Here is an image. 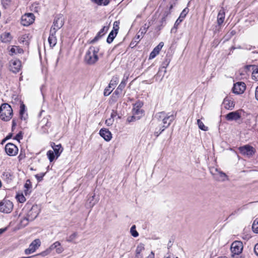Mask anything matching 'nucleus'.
Listing matches in <instances>:
<instances>
[{
	"label": "nucleus",
	"mask_w": 258,
	"mask_h": 258,
	"mask_svg": "<svg viewBox=\"0 0 258 258\" xmlns=\"http://www.w3.org/2000/svg\"><path fill=\"white\" fill-rule=\"evenodd\" d=\"M99 49L98 46H91L89 48L84 58L85 61L88 64H94L98 60V53Z\"/></svg>",
	"instance_id": "f257e3e1"
},
{
	"label": "nucleus",
	"mask_w": 258,
	"mask_h": 258,
	"mask_svg": "<svg viewBox=\"0 0 258 258\" xmlns=\"http://www.w3.org/2000/svg\"><path fill=\"white\" fill-rule=\"evenodd\" d=\"M117 115V111L114 110H112V112L111 113L110 118H112L114 119V117H115Z\"/></svg>",
	"instance_id": "4d7b16f0"
},
{
	"label": "nucleus",
	"mask_w": 258,
	"mask_h": 258,
	"mask_svg": "<svg viewBox=\"0 0 258 258\" xmlns=\"http://www.w3.org/2000/svg\"><path fill=\"white\" fill-rule=\"evenodd\" d=\"M109 88L108 87V88H106L105 89L104 91V95L105 96H108L111 93L112 91H110Z\"/></svg>",
	"instance_id": "5fc2aeb1"
},
{
	"label": "nucleus",
	"mask_w": 258,
	"mask_h": 258,
	"mask_svg": "<svg viewBox=\"0 0 258 258\" xmlns=\"http://www.w3.org/2000/svg\"><path fill=\"white\" fill-rule=\"evenodd\" d=\"M16 125H17L16 121L15 119H13V120H12V131H14V130L15 129Z\"/></svg>",
	"instance_id": "13d9d810"
},
{
	"label": "nucleus",
	"mask_w": 258,
	"mask_h": 258,
	"mask_svg": "<svg viewBox=\"0 0 258 258\" xmlns=\"http://www.w3.org/2000/svg\"><path fill=\"white\" fill-rule=\"evenodd\" d=\"M21 67V61L19 59L12 60L10 61L11 71L16 74L19 72Z\"/></svg>",
	"instance_id": "dca6fc26"
},
{
	"label": "nucleus",
	"mask_w": 258,
	"mask_h": 258,
	"mask_svg": "<svg viewBox=\"0 0 258 258\" xmlns=\"http://www.w3.org/2000/svg\"><path fill=\"white\" fill-rule=\"evenodd\" d=\"M1 39L2 42L7 43L10 42L12 39L11 35L10 33L5 32L1 34Z\"/></svg>",
	"instance_id": "cd10ccee"
},
{
	"label": "nucleus",
	"mask_w": 258,
	"mask_h": 258,
	"mask_svg": "<svg viewBox=\"0 0 258 258\" xmlns=\"http://www.w3.org/2000/svg\"><path fill=\"white\" fill-rule=\"evenodd\" d=\"M13 115V109L8 103H3L0 106V118L5 121H9Z\"/></svg>",
	"instance_id": "f03ea898"
},
{
	"label": "nucleus",
	"mask_w": 258,
	"mask_h": 258,
	"mask_svg": "<svg viewBox=\"0 0 258 258\" xmlns=\"http://www.w3.org/2000/svg\"><path fill=\"white\" fill-rule=\"evenodd\" d=\"M165 113L166 112L165 111L158 112L156 114L155 117L157 118L159 121L162 122L163 120L165 119L164 116L165 115Z\"/></svg>",
	"instance_id": "c9c22d12"
},
{
	"label": "nucleus",
	"mask_w": 258,
	"mask_h": 258,
	"mask_svg": "<svg viewBox=\"0 0 258 258\" xmlns=\"http://www.w3.org/2000/svg\"><path fill=\"white\" fill-rule=\"evenodd\" d=\"M46 155L50 162H52L54 160L55 157H56L55 153L52 150L48 151Z\"/></svg>",
	"instance_id": "f704fd0d"
},
{
	"label": "nucleus",
	"mask_w": 258,
	"mask_h": 258,
	"mask_svg": "<svg viewBox=\"0 0 258 258\" xmlns=\"http://www.w3.org/2000/svg\"><path fill=\"white\" fill-rule=\"evenodd\" d=\"M255 98L258 100V86L256 88L255 92Z\"/></svg>",
	"instance_id": "338daca9"
},
{
	"label": "nucleus",
	"mask_w": 258,
	"mask_h": 258,
	"mask_svg": "<svg viewBox=\"0 0 258 258\" xmlns=\"http://www.w3.org/2000/svg\"><path fill=\"white\" fill-rule=\"evenodd\" d=\"M64 24V18L62 15H56L54 19L52 26L56 28V29H60Z\"/></svg>",
	"instance_id": "2eb2a0df"
},
{
	"label": "nucleus",
	"mask_w": 258,
	"mask_h": 258,
	"mask_svg": "<svg viewBox=\"0 0 258 258\" xmlns=\"http://www.w3.org/2000/svg\"><path fill=\"white\" fill-rule=\"evenodd\" d=\"M77 236V232H74L67 239V241L68 242H72L74 239H75L76 238Z\"/></svg>",
	"instance_id": "de8ad7c7"
},
{
	"label": "nucleus",
	"mask_w": 258,
	"mask_h": 258,
	"mask_svg": "<svg viewBox=\"0 0 258 258\" xmlns=\"http://www.w3.org/2000/svg\"><path fill=\"white\" fill-rule=\"evenodd\" d=\"M145 250V245L142 243H140L137 246L136 255H142V254H144L143 252H144Z\"/></svg>",
	"instance_id": "c756f323"
},
{
	"label": "nucleus",
	"mask_w": 258,
	"mask_h": 258,
	"mask_svg": "<svg viewBox=\"0 0 258 258\" xmlns=\"http://www.w3.org/2000/svg\"><path fill=\"white\" fill-rule=\"evenodd\" d=\"M40 244L41 241L39 239H35L29 245V247L25 250V254H29L34 252L40 246Z\"/></svg>",
	"instance_id": "ddd939ff"
},
{
	"label": "nucleus",
	"mask_w": 258,
	"mask_h": 258,
	"mask_svg": "<svg viewBox=\"0 0 258 258\" xmlns=\"http://www.w3.org/2000/svg\"><path fill=\"white\" fill-rule=\"evenodd\" d=\"M254 251L255 254L258 256V243L256 244L254 247Z\"/></svg>",
	"instance_id": "052dcab7"
},
{
	"label": "nucleus",
	"mask_w": 258,
	"mask_h": 258,
	"mask_svg": "<svg viewBox=\"0 0 258 258\" xmlns=\"http://www.w3.org/2000/svg\"><path fill=\"white\" fill-rule=\"evenodd\" d=\"M48 41L50 47H53L57 43V39L56 37L49 36Z\"/></svg>",
	"instance_id": "72a5a7b5"
},
{
	"label": "nucleus",
	"mask_w": 258,
	"mask_h": 258,
	"mask_svg": "<svg viewBox=\"0 0 258 258\" xmlns=\"http://www.w3.org/2000/svg\"><path fill=\"white\" fill-rule=\"evenodd\" d=\"M118 29L119 26H117V28H116L115 26L113 27V29L109 33L107 38L106 41L108 43L110 44L111 42H112L114 39L117 34Z\"/></svg>",
	"instance_id": "5701e85b"
},
{
	"label": "nucleus",
	"mask_w": 258,
	"mask_h": 258,
	"mask_svg": "<svg viewBox=\"0 0 258 258\" xmlns=\"http://www.w3.org/2000/svg\"><path fill=\"white\" fill-rule=\"evenodd\" d=\"M50 146L53 150V152L55 153L56 158H57L63 151V148L60 144L55 145L54 142L50 143Z\"/></svg>",
	"instance_id": "6ab92c4d"
},
{
	"label": "nucleus",
	"mask_w": 258,
	"mask_h": 258,
	"mask_svg": "<svg viewBox=\"0 0 258 258\" xmlns=\"http://www.w3.org/2000/svg\"><path fill=\"white\" fill-rule=\"evenodd\" d=\"M188 11L189 10L187 8L183 10V11L180 13L179 17L176 20L175 23L176 26H178L180 24V23L183 20V19L186 17V15L188 13Z\"/></svg>",
	"instance_id": "b1692460"
},
{
	"label": "nucleus",
	"mask_w": 258,
	"mask_h": 258,
	"mask_svg": "<svg viewBox=\"0 0 258 258\" xmlns=\"http://www.w3.org/2000/svg\"><path fill=\"white\" fill-rule=\"evenodd\" d=\"M148 28L149 26H146V24L143 28H141L134 40L131 42L130 46L132 47H135L139 42L141 39L143 38V35L146 33Z\"/></svg>",
	"instance_id": "0eeeda50"
},
{
	"label": "nucleus",
	"mask_w": 258,
	"mask_h": 258,
	"mask_svg": "<svg viewBox=\"0 0 258 258\" xmlns=\"http://www.w3.org/2000/svg\"><path fill=\"white\" fill-rule=\"evenodd\" d=\"M176 116V112H172L171 113L170 112L167 113H165L164 116L165 119L162 122L163 124L162 125L165 127H168L172 122L175 119Z\"/></svg>",
	"instance_id": "9b49d317"
},
{
	"label": "nucleus",
	"mask_w": 258,
	"mask_h": 258,
	"mask_svg": "<svg viewBox=\"0 0 258 258\" xmlns=\"http://www.w3.org/2000/svg\"><path fill=\"white\" fill-rule=\"evenodd\" d=\"M2 177L5 180L9 182L13 179V174L9 171H5L2 174Z\"/></svg>",
	"instance_id": "c85d7f7f"
},
{
	"label": "nucleus",
	"mask_w": 258,
	"mask_h": 258,
	"mask_svg": "<svg viewBox=\"0 0 258 258\" xmlns=\"http://www.w3.org/2000/svg\"><path fill=\"white\" fill-rule=\"evenodd\" d=\"M252 77H254L257 81H258V67L253 66L252 72Z\"/></svg>",
	"instance_id": "ea45409f"
},
{
	"label": "nucleus",
	"mask_w": 258,
	"mask_h": 258,
	"mask_svg": "<svg viewBox=\"0 0 258 258\" xmlns=\"http://www.w3.org/2000/svg\"><path fill=\"white\" fill-rule=\"evenodd\" d=\"M252 229L253 231L255 233H258V220H254L252 225Z\"/></svg>",
	"instance_id": "a19ab883"
},
{
	"label": "nucleus",
	"mask_w": 258,
	"mask_h": 258,
	"mask_svg": "<svg viewBox=\"0 0 258 258\" xmlns=\"http://www.w3.org/2000/svg\"><path fill=\"white\" fill-rule=\"evenodd\" d=\"M25 111V106L24 104H21L20 105V115L21 118L23 119V115Z\"/></svg>",
	"instance_id": "49530a36"
},
{
	"label": "nucleus",
	"mask_w": 258,
	"mask_h": 258,
	"mask_svg": "<svg viewBox=\"0 0 258 258\" xmlns=\"http://www.w3.org/2000/svg\"><path fill=\"white\" fill-rule=\"evenodd\" d=\"M197 124L199 128H200L201 130L204 131H207L208 130V127L206 126L200 119H199L197 120Z\"/></svg>",
	"instance_id": "4c0bfd02"
},
{
	"label": "nucleus",
	"mask_w": 258,
	"mask_h": 258,
	"mask_svg": "<svg viewBox=\"0 0 258 258\" xmlns=\"http://www.w3.org/2000/svg\"><path fill=\"white\" fill-rule=\"evenodd\" d=\"M241 154L248 157H251L255 152L254 148L249 145H245L238 148Z\"/></svg>",
	"instance_id": "423d86ee"
},
{
	"label": "nucleus",
	"mask_w": 258,
	"mask_h": 258,
	"mask_svg": "<svg viewBox=\"0 0 258 258\" xmlns=\"http://www.w3.org/2000/svg\"><path fill=\"white\" fill-rule=\"evenodd\" d=\"M163 45L164 43L163 42H160L159 44L157 46H156L153 51L150 53L149 55V59H151L155 57L156 55L159 54Z\"/></svg>",
	"instance_id": "4be33fe9"
},
{
	"label": "nucleus",
	"mask_w": 258,
	"mask_h": 258,
	"mask_svg": "<svg viewBox=\"0 0 258 258\" xmlns=\"http://www.w3.org/2000/svg\"><path fill=\"white\" fill-rule=\"evenodd\" d=\"M113 121L114 119L110 117L109 118H108L106 120L105 123L107 125L110 126L113 124Z\"/></svg>",
	"instance_id": "603ef678"
},
{
	"label": "nucleus",
	"mask_w": 258,
	"mask_h": 258,
	"mask_svg": "<svg viewBox=\"0 0 258 258\" xmlns=\"http://www.w3.org/2000/svg\"><path fill=\"white\" fill-rule=\"evenodd\" d=\"M25 200V198L23 195L21 196L20 198L19 199V201L21 203L24 202Z\"/></svg>",
	"instance_id": "e2e57ef3"
},
{
	"label": "nucleus",
	"mask_w": 258,
	"mask_h": 258,
	"mask_svg": "<svg viewBox=\"0 0 258 258\" xmlns=\"http://www.w3.org/2000/svg\"><path fill=\"white\" fill-rule=\"evenodd\" d=\"M240 117L241 114L239 110L230 112L225 116V118L228 121H236L240 119Z\"/></svg>",
	"instance_id": "f3484780"
},
{
	"label": "nucleus",
	"mask_w": 258,
	"mask_h": 258,
	"mask_svg": "<svg viewBox=\"0 0 258 258\" xmlns=\"http://www.w3.org/2000/svg\"><path fill=\"white\" fill-rule=\"evenodd\" d=\"M127 80V78H126V79H123L114 93L120 96L123 89L124 88L126 85V81Z\"/></svg>",
	"instance_id": "393cba45"
},
{
	"label": "nucleus",
	"mask_w": 258,
	"mask_h": 258,
	"mask_svg": "<svg viewBox=\"0 0 258 258\" xmlns=\"http://www.w3.org/2000/svg\"><path fill=\"white\" fill-rule=\"evenodd\" d=\"M170 14V12L169 10H165L163 14L162 17H165V18H167V17Z\"/></svg>",
	"instance_id": "6e6d98bb"
},
{
	"label": "nucleus",
	"mask_w": 258,
	"mask_h": 258,
	"mask_svg": "<svg viewBox=\"0 0 258 258\" xmlns=\"http://www.w3.org/2000/svg\"><path fill=\"white\" fill-rule=\"evenodd\" d=\"M225 15V13L224 9H221L217 16V23L219 26H220L224 22Z\"/></svg>",
	"instance_id": "a878e982"
},
{
	"label": "nucleus",
	"mask_w": 258,
	"mask_h": 258,
	"mask_svg": "<svg viewBox=\"0 0 258 258\" xmlns=\"http://www.w3.org/2000/svg\"><path fill=\"white\" fill-rule=\"evenodd\" d=\"M120 96V95L116 94L113 92L111 96V100H112V102H116L117 101Z\"/></svg>",
	"instance_id": "c03bdc74"
},
{
	"label": "nucleus",
	"mask_w": 258,
	"mask_h": 258,
	"mask_svg": "<svg viewBox=\"0 0 258 258\" xmlns=\"http://www.w3.org/2000/svg\"><path fill=\"white\" fill-rule=\"evenodd\" d=\"M169 62H170V60L168 59H167V58L165 59L162 63V68L161 69H160L158 74H159L160 73V72L162 71V69H164V72L165 74L166 72V69L167 67V66H168Z\"/></svg>",
	"instance_id": "e433bc0d"
},
{
	"label": "nucleus",
	"mask_w": 258,
	"mask_h": 258,
	"mask_svg": "<svg viewBox=\"0 0 258 258\" xmlns=\"http://www.w3.org/2000/svg\"><path fill=\"white\" fill-rule=\"evenodd\" d=\"M166 127H164L163 125L162 126H160L159 130L155 132V134L157 137L159 136L160 134H161L162 132H163Z\"/></svg>",
	"instance_id": "3c124183"
},
{
	"label": "nucleus",
	"mask_w": 258,
	"mask_h": 258,
	"mask_svg": "<svg viewBox=\"0 0 258 258\" xmlns=\"http://www.w3.org/2000/svg\"><path fill=\"white\" fill-rule=\"evenodd\" d=\"M91 1L99 6H107L110 3V0H92Z\"/></svg>",
	"instance_id": "473e14b6"
},
{
	"label": "nucleus",
	"mask_w": 258,
	"mask_h": 258,
	"mask_svg": "<svg viewBox=\"0 0 258 258\" xmlns=\"http://www.w3.org/2000/svg\"><path fill=\"white\" fill-rule=\"evenodd\" d=\"M13 134L12 133H9V134L6 136V137L5 138H6V140H8L10 139L11 138H12V137H13Z\"/></svg>",
	"instance_id": "69168bd1"
},
{
	"label": "nucleus",
	"mask_w": 258,
	"mask_h": 258,
	"mask_svg": "<svg viewBox=\"0 0 258 258\" xmlns=\"http://www.w3.org/2000/svg\"><path fill=\"white\" fill-rule=\"evenodd\" d=\"M34 20L35 16L33 14L27 13L22 16L21 23L24 26H28L32 24Z\"/></svg>",
	"instance_id": "1a4fd4ad"
},
{
	"label": "nucleus",
	"mask_w": 258,
	"mask_h": 258,
	"mask_svg": "<svg viewBox=\"0 0 258 258\" xmlns=\"http://www.w3.org/2000/svg\"><path fill=\"white\" fill-rule=\"evenodd\" d=\"M27 209L28 211L26 216L21 221L22 222H26L24 224L25 225H27L29 221H32L36 218L40 212V210L37 205H33L30 208L28 207Z\"/></svg>",
	"instance_id": "7ed1b4c3"
},
{
	"label": "nucleus",
	"mask_w": 258,
	"mask_h": 258,
	"mask_svg": "<svg viewBox=\"0 0 258 258\" xmlns=\"http://www.w3.org/2000/svg\"><path fill=\"white\" fill-rule=\"evenodd\" d=\"M24 187L26 188L24 190V192L26 196L30 192V191H29V190L32 187L31 181L29 179L27 180L26 183L24 184Z\"/></svg>",
	"instance_id": "2f4dec72"
},
{
	"label": "nucleus",
	"mask_w": 258,
	"mask_h": 258,
	"mask_svg": "<svg viewBox=\"0 0 258 258\" xmlns=\"http://www.w3.org/2000/svg\"><path fill=\"white\" fill-rule=\"evenodd\" d=\"M232 258H244L243 256L240 255V254H235V255H231Z\"/></svg>",
	"instance_id": "680f3d73"
},
{
	"label": "nucleus",
	"mask_w": 258,
	"mask_h": 258,
	"mask_svg": "<svg viewBox=\"0 0 258 258\" xmlns=\"http://www.w3.org/2000/svg\"><path fill=\"white\" fill-rule=\"evenodd\" d=\"M23 139V133L22 132H19L14 138V140H17L19 142H20V141Z\"/></svg>",
	"instance_id": "a18cd8bd"
},
{
	"label": "nucleus",
	"mask_w": 258,
	"mask_h": 258,
	"mask_svg": "<svg viewBox=\"0 0 258 258\" xmlns=\"http://www.w3.org/2000/svg\"><path fill=\"white\" fill-rule=\"evenodd\" d=\"M13 209V204L8 200H3L0 202V212L10 213Z\"/></svg>",
	"instance_id": "39448f33"
},
{
	"label": "nucleus",
	"mask_w": 258,
	"mask_h": 258,
	"mask_svg": "<svg viewBox=\"0 0 258 258\" xmlns=\"http://www.w3.org/2000/svg\"><path fill=\"white\" fill-rule=\"evenodd\" d=\"M245 89L246 85L244 82H238L234 84L232 90L234 94H240L244 92Z\"/></svg>",
	"instance_id": "4468645a"
},
{
	"label": "nucleus",
	"mask_w": 258,
	"mask_h": 258,
	"mask_svg": "<svg viewBox=\"0 0 258 258\" xmlns=\"http://www.w3.org/2000/svg\"><path fill=\"white\" fill-rule=\"evenodd\" d=\"M108 27L104 26L97 34L96 36L90 41V43L93 44L100 39L107 31Z\"/></svg>",
	"instance_id": "aec40b11"
},
{
	"label": "nucleus",
	"mask_w": 258,
	"mask_h": 258,
	"mask_svg": "<svg viewBox=\"0 0 258 258\" xmlns=\"http://www.w3.org/2000/svg\"><path fill=\"white\" fill-rule=\"evenodd\" d=\"M210 172L213 175L219 176V177H216V179L218 180L225 181V180L227 179V175L217 168L211 169Z\"/></svg>",
	"instance_id": "a211bd4d"
},
{
	"label": "nucleus",
	"mask_w": 258,
	"mask_h": 258,
	"mask_svg": "<svg viewBox=\"0 0 258 258\" xmlns=\"http://www.w3.org/2000/svg\"><path fill=\"white\" fill-rule=\"evenodd\" d=\"M136 226L135 225H133L130 230V232L132 234V235L134 237H137L139 236V233L137 232V231L136 229Z\"/></svg>",
	"instance_id": "58836bf2"
},
{
	"label": "nucleus",
	"mask_w": 258,
	"mask_h": 258,
	"mask_svg": "<svg viewBox=\"0 0 258 258\" xmlns=\"http://www.w3.org/2000/svg\"><path fill=\"white\" fill-rule=\"evenodd\" d=\"M41 123L44 124L42 125V127L43 128H44L45 130H47V128H45V127L49 128L50 127L51 123L48 121V119L47 118H44L41 121ZM44 132H45V131H44Z\"/></svg>",
	"instance_id": "7c9ffc66"
},
{
	"label": "nucleus",
	"mask_w": 258,
	"mask_h": 258,
	"mask_svg": "<svg viewBox=\"0 0 258 258\" xmlns=\"http://www.w3.org/2000/svg\"><path fill=\"white\" fill-rule=\"evenodd\" d=\"M223 103L225 105V107L226 109L232 110L234 107V102L229 98H225L223 101Z\"/></svg>",
	"instance_id": "bb28decb"
},
{
	"label": "nucleus",
	"mask_w": 258,
	"mask_h": 258,
	"mask_svg": "<svg viewBox=\"0 0 258 258\" xmlns=\"http://www.w3.org/2000/svg\"><path fill=\"white\" fill-rule=\"evenodd\" d=\"M172 242H173V240H170L167 244V248L168 249H169L170 247H172Z\"/></svg>",
	"instance_id": "0e129e2a"
},
{
	"label": "nucleus",
	"mask_w": 258,
	"mask_h": 258,
	"mask_svg": "<svg viewBox=\"0 0 258 258\" xmlns=\"http://www.w3.org/2000/svg\"><path fill=\"white\" fill-rule=\"evenodd\" d=\"M45 173H41L40 174H36L35 177L38 180V181H41L42 180L43 177L44 176Z\"/></svg>",
	"instance_id": "09e8293b"
},
{
	"label": "nucleus",
	"mask_w": 258,
	"mask_h": 258,
	"mask_svg": "<svg viewBox=\"0 0 258 258\" xmlns=\"http://www.w3.org/2000/svg\"><path fill=\"white\" fill-rule=\"evenodd\" d=\"M99 135L106 141H110L112 138L111 132L106 128H101L99 131Z\"/></svg>",
	"instance_id": "412c9836"
},
{
	"label": "nucleus",
	"mask_w": 258,
	"mask_h": 258,
	"mask_svg": "<svg viewBox=\"0 0 258 258\" xmlns=\"http://www.w3.org/2000/svg\"><path fill=\"white\" fill-rule=\"evenodd\" d=\"M16 48H12L11 49V50H10V51L13 54V53H16Z\"/></svg>",
	"instance_id": "774afa93"
},
{
	"label": "nucleus",
	"mask_w": 258,
	"mask_h": 258,
	"mask_svg": "<svg viewBox=\"0 0 258 258\" xmlns=\"http://www.w3.org/2000/svg\"><path fill=\"white\" fill-rule=\"evenodd\" d=\"M136 119H137V115H135L133 114V116H130L127 118V120L128 122H132L135 121Z\"/></svg>",
	"instance_id": "864d4df0"
},
{
	"label": "nucleus",
	"mask_w": 258,
	"mask_h": 258,
	"mask_svg": "<svg viewBox=\"0 0 258 258\" xmlns=\"http://www.w3.org/2000/svg\"><path fill=\"white\" fill-rule=\"evenodd\" d=\"M5 149L6 152L9 156H15L18 152V147L15 144L11 143L7 144Z\"/></svg>",
	"instance_id": "f8f14e48"
},
{
	"label": "nucleus",
	"mask_w": 258,
	"mask_h": 258,
	"mask_svg": "<svg viewBox=\"0 0 258 258\" xmlns=\"http://www.w3.org/2000/svg\"><path fill=\"white\" fill-rule=\"evenodd\" d=\"M166 21V18H165V17H162L161 19V20H160V23L161 24H160V25H159V26H158L157 27V29L159 30H161L162 27L165 25Z\"/></svg>",
	"instance_id": "79ce46f5"
},
{
	"label": "nucleus",
	"mask_w": 258,
	"mask_h": 258,
	"mask_svg": "<svg viewBox=\"0 0 258 258\" xmlns=\"http://www.w3.org/2000/svg\"><path fill=\"white\" fill-rule=\"evenodd\" d=\"M243 243L240 241H235L231 245L230 250L231 255L241 254L243 250Z\"/></svg>",
	"instance_id": "6e6552de"
},
{
	"label": "nucleus",
	"mask_w": 258,
	"mask_h": 258,
	"mask_svg": "<svg viewBox=\"0 0 258 258\" xmlns=\"http://www.w3.org/2000/svg\"><path fill=\"white\" fill-rule=\"evenodd\" d=\"M143 105V103L140 101H137L134 104L132 112L134 115H137V119H139L144 113V111L141 109V107Z\"/></svg>",
	"instance_id": "9d476101"
},
{
	"label": "nucleus",
	"mask_w": 258,
	"mask_h": 258,
	"mask_svg": "<svg viewBox=\"0 0 258 258\" xmlns=\"http://www.w3.org/2000/svg\"><path fill=\"white\" fill-rule=\"evenodd\" d=\"M178 26L175 25V23H174L173 27L171 30V32L173 33H176L177 32Z\"/></svg>",
	"instance_id": "bf43d9fd"
},
{
	"label": "nucleus",
	"mask_w": 258,
	"mask_h": 258,
	"mask_svg": "<svg viewBox=\"0 0 258 258\" xmlns=\"http://www.w3.org/2000/svg\"><path fill=\"white\" fill-rule=\"evenodd\" d=\"M58 30V29H56V28L52 26L50 30L49 36L56 37L55 34Z\"/></svg>",
	"instance_id": "37998d69"
},
{
	"label": "nucleus",
	"mask_w": 258,
	"mask_h": 258,
	"mask_svg": "<svg viewBox=\"0 0 258 258\" xmlns=\"http://www.w3.org/2000/svg\"><path fill=\"white\" fill-rule=\"evenodd\" d=\"M117 80H118V78L117 77L113 78L111 79V80L109 84L108 87L111 88V86H114V85H116L117 84Z\"/></svg>",
	"instance_id": "8fccbe9b"
},
{
	"label": "nucleus",
	"mask_w": 258,
	"mask_h": 258,
	"mask_svg": "<svg viewBox=\"0 0 258 258\" xmlns=\"http://www.w3.org/2000/svg\"><path fill=\"white\" fill-rule=\"evenodd\" d=\"M54 249H55L56 252L57 253H61L63 251V248L61 246L60 243L59 241H56L52 244L46 250L42 252L39 254L42 256H45L49 254L51 251Z\"/></svg>",
	"instance_id": "20e7f679"
}]
</instances>
